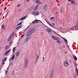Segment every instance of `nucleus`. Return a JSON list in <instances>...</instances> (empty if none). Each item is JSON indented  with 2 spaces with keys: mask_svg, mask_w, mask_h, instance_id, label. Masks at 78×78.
<instances>
[{
  "mask_svg": "<svg viewBox=\"0 0 78 78\" xmlns=\"http://www.w3.org/2000/svg\"><path fill=\"white\" fill-rule=\"evenodd\" d=\"M27 2H30V1H29V0H26Z\"/></svg>",
  "mask_w": 78,
  "mask_h": 78,
  "instance_id": "nucleus-55",
  "label": "nucleus"
},
{
  "mask_svg": "<svg viewBox=\"0 0 78 78\" xmlns=\"http://www.w3.org/2000/svg\"><path fill=\"white\" fill-rule=\"evenodd\" d=\"M7 70H8V68H7Z\"/></svg>",
  "mask_w": 78,
  "mask_h": 78,
  "instance_id": "nucleus-62",
  "label": "nucleus"
},
{
  "mask_svg": "<svg viewBox=\"0 0 78 78\" xmlns=\"http://www.w3.org/2000/svg\"><path fill=\"white\" fill-rule=\"evenodd\" d=\"M52 37L53 38V39H54V40H55V39H56V37L55 36H52Z\"/></svg>",
  "mask_w": 78,
  "mask_h": 78,
  "instance_id": "nucleus-27",
  "label": "nucleus"
},
{
  "mask_svg": "<svg viewBox=\"0 0 78 78\" xmlns=\"http://www.w3.org/2000/svg\"><path fill=\"white\" fill-rule=\"evenodd\" d=\"M14 58H15V56H14V55H13L12 56V58H11V60H13L14 59Z\"/></svg>",
  "mask_w": 78,
  "mask_h": 78,
  "instance_id": "nucleus-22",
  "label": "nucleus"
},
{
  "mask_svg": "<svg viewBox=\"0 0 78 78\" xmlns=\"http://www.w3.org/2000/svg\"><path fill=\"white\" fill-rule=\"evenodd\" d=\"M28 41V37H26V38L25 39V42H27V41Z\"/></svg>",
  "mask_w": 78,
  "mask_h": 78,
  "instance_id": "nucleus-19",
  "label": "nucleus"
},
{
  "mask_svg": "<svg viewBox=\"0 0 78 78\" xmlns=\"http://www.w3.org/2000/svg\"><path fill=\"white\" fill-rule=\"evenodd\" d=\"M71 3L75 4V2L73 0H72L71 1Z\"/></svg>",
  "mask_w": 78,
  "mask_h": 78,
  "instance_id": "nucleus-14",
  "label": "nucleus"
},
{
  "mask_svg": "<svg viewBox=\"0 0 78 78\" xmlns=\"http://www.w3.org/2000/svg\"><path fill=\"white\" fill-rule=\"evenodd\" d=\"M8 73V70H6V71H5V73Z\"/></svg>",
  "mask_w": 78,
  "mask_h": 78,
  "instance_id": "nucleus-52",
  "label": "nucleus"
},
{
  "mask_svg": "<svg viewBox=\"0 0 78 78\" xmlns=\"http://www.w3.org/2000/svg\"><path fill=\"white\" fill-rule=\"evenodd\" d=\"M9 61H10V60H9Z\"/></svg>",
  "mask_w": 78,
  "mask_h": 78,
  "instance_id": "nucleus-64",
  "label": "nucleus"
},
{
  "mask_svg": "<svg viewBox=\"0 0 78 78\" xmlns=\"http://www.w3.org/2000/svg\"><path fill=\"white\" fill-rule=\"evenodd\" d=\"M35 31V30L34 29H32L30 31L31 33H34V31Z\"/></svg>",
  "mask_w": 78,
  "mask_h": 78,
  "instance_id": "nucleus-15",
  "label": "nucleus"
},
{
  "mask_svg": "<svg viewBox=\"0 0 78 78\" xmlns=\"http://www.w3.org/2000/svg\"><path fill=\"white\" fill-rule=\"evenodd\" d=\"M32 13H33V14H33L34 15V16H36L37 15V13L35 11L33 12Z\"/></svg>",
  "mask_w": 78,
  "mask_h": 78,
  "instance_id": "nucleus-13",
  "label": "nucleus"
},
{
  "mask_svg": "<svg viewBox=\"0 0 78 78\" xmlns=\"http://www.w3.org/2000/svg\"><path fill=\"white\" fill-rule=\"evenodd\" d=\"M59 47V48H60V49H62V47Z\"/></svg>",
  "mask_w": 78,
  "mask_h": 78,
  "instance_id": "nucleus-49",
  "label": "nucleus"
},
{
  "mask_svg": "<svg viewBox=\"0 0 78 78\" xmlns=\"http://www.w3.org/2000/svg\"><path fill=\"white\" fill-rule=\"evenodd\" d=\"M22 28V25H20L18 27H17L16 28V29L17 30H19V29H20Z\"/></svg>",
  "mask_w": 78,
  "mask_h": 78,
  "instance_id": "nucleus-11",
  "label": "nucleus"
},
{
  "mask_svg": "<svg viewBox=\"0 0 78 78\" xmlns=\"http://www.w3.org/2000/svg\"><path fill=\"white\" fill-rule=\"evenodd\" d=\"M44 60L43 59V60H42V61H43V62H44Z\"/></svg>",
  "mask_w": 78,
  "mask_h": 78,
  "instance_id": "nucleus-59",
  "label": "nucleus"
},
{
  "mask_svg": "<svg viewBox=\"0 0 78 78\" xmlns=\"http://www.w3.org/2000/svg\"><path fill=\"white\" fill-rule=\"evenodd\" d=\"M9 44H10V45L12 44V41H10L9 43Z\"/></svg>",
  "mask_w": 78,
  "mask_h": 78,
  "instance_id": "nucleus-33",
  "label": "nucleus"
},
{
  "mask_svg": "<svg viewBox=\"0 0 78 78\" xmlns=\"http://www.w3.org/2000/svg\"><path fill=\"white\" fill-rule=\"evenodd\" d=\"M2 67H3V66H0V70H1V69H2Z\"/></svg>",
  "mask_w": 78,
  "mask_h": 78,
  "instance_id": "nucleus-36",
  "label": "nucleus"
},
{
  "mask_svg": "<svg viewBox=\"0 0 78 78\" xmlns=\"http://www.w3.org/2000/svg\"><path fill=\"white\" fill-rule=\"evenodd\" d=\"M19 52H17L16 54V56H19Z\"/></svg>",
  "mask_w": 78,
  "mask_h": 78,
  "instance_id": "nucleus-25",
  "label": "nucleus"
},
{
  "mask_svg": "<svg viewBox=\"0 0 78 78\" xmlns=\"http://www.w3.org/2000/svg\"><path fill=\"white\" fill-rule=\"evenodd\" d=\"M10 65L11 66H12V62H11L10 64Z\"/></svg>",
  "mask_w": 78,
  "mask_h": 78,
  "instance_id": "nucleus-34",
  "label": "nucleus"
},
{
  "mask_svg": "<svg viewBox=\"0 0 78 78\" xmlns=\"http://www.w3.org/2000/svg\"><path fill=\"white\" fill-rule=\"evenodd\" d=\"M19 11H21V9H19L18 10Z\"/></svg>",
  "mask_w": 78,
  "mask_h": 78,
  "instance_id": "nucleus-51",
  "label": "nucleus"
},
{
  "mask_svg": "<svg viewBox=\"0 0 78 78\" xmlns=\"http://www.w3.org/2000/svg\"><path fill=\"white\" fill-rule=\"evenodd\" d=\"M27 29H25V31H26V30H27Z\"/></svg>",
  "mask_w": 78,
  "mask_h": 78,
  "instance_id": "nucleus-57",
  "label": "nucleus"
},
{
  "mask_svg": "<svg viewBox=\"0 0 78 78\" xmlns=\"http://www.w3.org/2000/svg\"><path fill=\"white\" fill-rule=\"evenodd\" d=\"M47 5H46L44 6V8H43L44 10H46L47 9Z\"/></svg>",
  "mask_w": 78,
  "mask_h": 78,
  "instance_id": "nucleus-16",
  "label": "nucleus"
},
{
  "mask_svg": "<svg viewBox=\"0 0 78 78\" xmlns=\"http://www.w3.org/2000/svg\"><path fill=\"white\" fill-rule=\"evenodd\" d=\"M38 21H40V22H41V23H42V21H41L40 20H34V21H33L32 22V23L33 24H34V23H37V22H38Z\"/></svg>",
  "mask_w": 78,
  "mask_h": 78,
  "instance_id": "nucleus-3",
  "label": "nucleus"
},
{
  "mask_svg": "<svg viewBox=\"0 0 78 78\" xmlns=\"http://www.w3.org/2000/svg\"><path fill=\"white\" fill-rule=\"evenodd\" d=\"M14 33H13L12 34L10 35V36H11V37H12V36H13L14 35Z\"/></svg>",
  "mask_w": 78,
  "mask_h": 78,
  "instance_id": "nucleus-24",
  "label": "nucleus"
},
{
  "mask_svg": "<svg viewBox=\"0 0 78 78\" xmlns=\"http://www.w3.org/2000/svg\"><path fill=\"white\" fill-rule=\"evenodd\" d=\"M12 74V75H14V71H13Z\"/></svg>",
  "mask_w": 78,
  "mask_h": 78,
  "instance_id": "nucleus-48",
  "label": "nucleus"
},
{
  "mask_svg": "<svg viewBox=\"0 0 78 78\" xmlns=\"http://www.w3.org/2000/svg\"><path fill=\"white\" fill-rule=\"evenodd\" d=\"M31 33L30 31L28 32L26 34V37H28L31 35Z\"/></svg>",
  "mask_w": 78,
  "mask_h": 78,
  "instance_id": "nucleus-5",
  "label": "nucleus"
},
{
  "mask_svg": "<svg viewBox=\"0 0 78 78\" xmlns=\"http://www.w3.org/2000/svg\"><path fill=\"white\" fill-rule=\"evenodd\" d=\"M7 7H5L4 8V11H5V10H6V9H7Z\"/></svg>",
  "mask_w": 78,
  "mask_h": 78,
  "instance_id": "nucleus-38",
  "label": "nucleus"
},
{
  "mask_svg": "<svg viewBox=\"0 0 78 78\" xmlns=\"http://www.w3.org/2000/svg\"><path fill=\"white\" fill-rule=\"evenodd\" d=\"M11 49H9V50H8L5 53L4 55L5 56H6V55H7L8 54V53H9L10 51H11Z\"/></svg>",
  "mask_w": 78,
  "mask_h": 78,
  "instance_id": "nucleus-6",
  "label": "nucleus"
},
{
  "mask_svg": "<svg viewBox=\"0 0 78 78\" xmlns=\"http://www.w3.org/2000/svg\"><path fill=\"white\" fill-rule=\"evenodd\" d=\"M8 45H7L5 47V49L7 50V49H8Z\"/></svg>",
  "mask_w": 78,
  "mask_h": 78,
  "instance_id": "nucleus-29",
  "label": "nucleus"
},
{
  "mask_svg": "<svg viewBox=\"0 0 78 78\" xmlns=\"http://www.w3.org/2000/svg\"><path fill=\"white\" fill-rule=\"evenodd\" d=\"M28 60L26 58L24 62V69H26L27 67V64H28Z\"/></svg>",
  "mask_w": 78,
  "mask_h": 78,
  "instance_id": "nucleus-1",
  "label": "nucleus"
},
{
  "mask_svg": "<svg viewBox=\"0 0 78 78\" xmlns=\"http://www.w3.org/2000/svg\"><path fill=\"white\" fill-rule=\"evenodd\" d=\"M22 23V21H21L20 23H18V24L17 25V26H19V25H21Z\"/></svg>",
  "mask_w": 78,
  "mask_h": 78,
  "instance_id": "nucleus-23",
  "label": "nucleus"
},
{
  "mask_svg": "<svg viewBox=\"0 0 78 78\" xmlns=\"http://www.w3.org/2000/svg\"><path fill=\"white\" fill-rule=\"evenodd\" d=\"M34 5H32L31 7V9H33V8H34Z\"/></svg>",
  "mask_w": 78,
  "mask_h": 78,
  "instance_id": "nucleus-35",
  "label": "nucleus"
},
{
  "mask_svg": "<svg viewBox=\"0 0 78 78\" xmlns=\"http://www.w3.org/2000/svg\"><path fill=\"white\" fill-rule=\"evenodd\" d=\"M7 59V58H5L2 61V62H5V61H6V60Z\"/></svg>",
  "mask_w": 78,
  "mask_h": 78,
  "instance_id": "nucleus-17",
  "label": "nucleus"
},
{
  "mask_svg": "<svg viewBox=\"0 0 78 78\" xmlns=\"http://www.w3.org/2000/svg\"><path fill=\"white\" fill-rule=\"evenodd\" d=\"M52 25H54L55 26V23H52Z\"/></svg>",
  "mask_w": 78,
  "mask_h": 78,
  "instance_id": "nucleus-56",
  "label": "nucleus"
},
{
  "mask_svg": "<svg viewBox=\"0 0 78 78\" xmlns=\"http://www.w3.org/2000/svg\"><path fill=\"white\" fill-rule=\"evenodd\" d=\"M55 18V17L54 16L53 17H51V18H50V19H54V18Z\"/></svg>",
  "mask_w": 78,
  "mask_h": 78,
  "instance_id": "nucleus-31",
  "label": "nucleus"
},
{
  "mask_svg": "<svg viewBox=\"0 0 78 78\" xmlns=\"http://www.w3.org/2000/svg\"><path fill=\"white\" fill-rule=\"evenodd\" d=\"M26 17H27V16H24L23 17L20 18V20H24V19H26Z\"/></svg>",
  "mask_w": 78,
  "mask_h": 78,
  "instance_id": "nucleus-8",
  "label": "nucleus"
},
{
  "mask_svg": "<svg viewBox=\"0 0 78 78\" xmlns=\"http://www.w3.org/2000/svg\"><path fill=\"white\" fill-rule=\"evenodd\" d=\"M68 2H71V0H68Z\"/></svg>",
  "mask_w": 78,
  "mask_h": 78,
  "instance_id": "nucleus-53",
  "label": "nucleus"
},
{
  "mask_svg": "<svg viewBox=\"0 0 78 78\" xmlns=\"http://www.w3.org/2000/svg\"><path fill=\"white\" fill-rule=\"evenodd\" d=\"M37 60H38V59H36V60H35V62H37Z\"/></svg>",
  "mask_w": 78,
  "mask_h": 78,
  "instance_id": "nucleus-46",
  "label": "nucleus"
},
{
  "mask_svg": "<svg viewBox=\"0 0 78 78\" xmlns=\"http://www.w3.org/2000/svg\"><path fill=\"white\" fill-rule=\"evenodd\" d=\"M15 49H16V47H15L13 48L12 51L13 53L14 52V51H15Z\"/></svg>",
  "mask_w": 78,
  "mask_h": 78,
  "instance_id": "nucleus-28",
  "label": "nucleus"
},
{
  "mask_svg": "<svg viewBox=\"0 0 78 78\" xmlns=\"http://www.w3.org/2000/svg\"><path fill=\"white\" fill-rule=\"evenodd\" d=\"M43 60H44V57H43Z\"/></svg>",
  "mask_w": 78,
  "mask_h": 78,
  "instance_id": "nucleus-58",
  "label": "nucleus"
},
{
  "mask_svg": "<svg viewBox=\"0 0 78 78\" xmlns=\"http://www.w3.org/2000/svg\"><path fill=\"white\" fill-rule=\"evenodd\" d=\"M37 59H38L39 58V56H38V55H37Z\"/></svg>",
  "mask_w": 78,
  "mask_h": 78,
  "instance_id": "nucleus-54",
  "label": "nucleus"
},
{
  "mask_svg": "<svg viewBox=\"0 0 78 78\" xmlns=\"http://www.w3.org/2000/svg\"><path fill=\"white\" fill-rule=\"evenodd\" d=\"M20 4H18L17 5V7H20Z\"/></svg>",
  "mask_w": 78,
  "mask_h": 78,
  "instance_id": "nucleus-37",
  "label": "nucleus"
},
{
  "mask_svg": "<svg viewBox=\"0 0 78 78\" xmlns=\"http://www.w3.org/2000/svg\"><path fill=\"white\" fill-rule=\"evenodd\" d=\"M36 2L37 3V4H38V5H42V2H41L39 0H36Z\"/></svg>",
  "mask_w": 78,
  "mask_h": 78,
  "instance_id": "nucleus-2",
  "label": "nucleus"
},
{
  "mask_svg": "<svg viewBox=\"0 0 78 78\" xmlns=\"http://www.w3.org/2000/svg\"><path fill=\"white\" fill-rule=\"evenodd\" d=\"M37 15H39V11H38L37 12Z\"/></svg>",
  "mask_w": 78,
  "mask_h": 78,
  "instance_id": "nucleus-30",
  "label": "nucleus"
},
{
  "mask_svg": "<svg viewBox=\"0 0 78 78\" xmlns=\"http://www.w3.org/2000/svg\"><path fill=\"white\" fill-rule=\"evenodd\" d=\"M75 66H78V65L77 64L75 63Z\"/></svg>",
  "mask_w": 78,
  "mask_h": 78,
  "instance_id": "nucleus-50",
  "label": "nucleus"
},
{
  "mask_svg": "<svg viewBox=\"0 0 78 78\" xmlns=\"http://www.w3.org/2000/svg\"><path fill=\"white\" fill-rule=\"evenodd\" d=\"M46 31H48V32L49 33H50V32H51V31L50 30L48 29H46Z\"/></svg>",
  "mask_w": 78,
  "mask_h": 78,
  "instance_id": "nucleus-21",
  "label": "nucleus"
},
{
  "mask_svg": "<svg viewBox=\"0 0 78 78\" xmlns=\"http://www.w3.org/2000/svg\"><path fill=\"white\" fill-rule=\"evenodd\" d=\"M73 58L74 59L76 60V61H77V57L74 55H73Z\"/></svg>",
  "mask_w": 78,
  "mask_h": 78,
  "instance_id": "nucleus-10",
  "label": "nucleus"
},
{
  "mask_svg": "<svg viewBox=\"0 0 78 78\" xmlns=\"http://www.w3.org/2000/svg\"><path fill=\"white\" fill-rule=\"evenodd\" d=\"M3 62L2 63V64H3V65H4V64H5V62Z\"/></svg>",
  "mask_w": 78,
  "mask_h": 78,
  "instance_id": "nucleus-39",
  "label": "nucleus"
},
{
  "mask_svg": "<svg viewBox=\"0 0 78 78\" xmlns=\"http://www.w3.org/2000/svg\"><path fill=\"white\" fill-rule=\"evenodd\" d=\"M57 43H58V44H60L61 42L59 41V40H58L57 41Z\"/></svg>",
  "mask_w": 78,
  "mask_h": 78,
  "instance_id": "nucleus-32",
  "label": "nucleus"
},
{
  "mask_svg": "<svg viewBox=\"0 0 78 78\" xmlns=\"http://www.w3.org/2000/svg\"><path fill=\"white\" fill-rule=\"evenodd\" d=\"M28 10H29V9H28Z\"/></svg>",
  "mask_w": 78,
  "mask_h": 78,
  "instance_id": "nucleus-63",
  "label": "nucleus"
},
{
  "mask_svg": "<svg viewBox=\"0 0 78 78\" xmlns=\"http://www.w3.org/2000/svg\"><path fill=\"white\" fill-rule=\"evenodd\" d=\"M63 39H64L65 42H66V43H68V41H67V39H66V38H63Z\"/></svg>",
  "mask_w": 78,
  "mask_h": 78,
  "instance_id": "nucleus-18",
  "label": "nucleus"
},
{
  "mask_svg": "<svg viewBox=\"0 0 78 78\" xmlns=\"http://www.w3.org/2000/svg\"><path fill=\"white\" fill-rule=\"evenodd\" d=\"M45 21L48 24V25H49V26H50V27H52V28H55V27H54V26H53V25H52V24H50L49 22H48L47 20H45Z\"/></svg>",
  "mask_w": 78,
  "mask_h": 78,
  "instance_id": "nucleus-7",
  "label": "nucleus"
},
{
  "mask_svg": "<svg viewBox=\"0 0 78 78\" xmlns=\"http://www.w3.org/2000/svg\"><path fill=\"white\" fill-rule=\"evenodd\" d=\"M3 29V30H6V29L5 28V25H2V26L1 27Z\"/></svg>",
  "mask_w": 78,
  "mask_h": 78,
  "instance_id": "nucleus-12",
  "label": "nucleus"
},
{
  "mask_svg": "<svg viewBox=\"0 0 78 78\" xmlns=\"http://www.w3.org/2000/svg\"><path fill=\"white\" fill-rule=\"evenodd\" d=\"M24 36V35H22L21 37H23Z\"/></svg>",
  "mask_w": 78,
  "mask_h": 78,
  "instance_id": "nucleus-44",
  "label": "nucleus"
},
{
  "mask_svg": "<svg viewBox=\"0 0 78 78\" xmlns=\"http://www.w3.org/2000/svg\"><path fill=\"white\" fill-rule=\"evenodd\" d=\"M38 7H39V5H36L35 6V8H34V10H36V9H37L38 8Z\"/></svg>",
  "mask_w": 78,
  "mask_h": 78,
  "instance_id": "nucleus-9",
  "label": "nucleus"
},
{
  "mask_svg": "<svg viewBox=\"0 0 78 78\" xmlns=\"http://www.w3.org/2000/svg\"><path fill=\"white\" fill-rule=\"evenodd\" d=\"M53 72H52V73L51 74L50 76V78H52V77H53Z\"/></svg>",
  "mask_w": 78,
  "mask_h": 78,
  "instance_id": "nucleus-26",
  "label": "nucleus"
},
{
  "mask_svg": "<svg viewBox=\"0 0 78 78\" xmlns=\"http://www.w3.org/2000/svg\"><path fill=\"white\" fill-rule=\"evenodd\" d=\"M62 9H61V11H60V13H62Z\"/></svg>",
  "mask_w": 78,
  "mask_h": 78,
  "instance_id": "nucleus-41",
  "label": "nucleus"
},
{
  "mask_svg": "<svg viewBox=\"0 0 78 78\" xmlns=\"http://www.w3.org/2000/svg\"><path fill=\"white\" fill-rule=\"evenodd\" d=\"M55 40H56V41H60V39H59V38L57 37L56 38H55Z\"/></svg>",
  "mask_w": 78,
  "mask_h": 78,
  "instance_id": "nucleus-20",
  "label": "nucleus"
},
{
  "mask_svg": "<svg viewBox=\"0 0 78 78\" xmlns=\"http://www.w3.org/2000/svg\"><path fill=\"white\" fill-rule=\"evenodd\" d=\"M53 71H54V70H52V72H51V73H52V72H53Z\"/></svg>",
  "mask_w": 78,
  "mask_h": 78,
  "instance_id": "nucleus-45",
  "label": "nucleus"
},
{
  "mask_svg": "<svg viewBox=\"0 0 78 78\" xmlns=\"http://www.w3.org/2000/svg\"><path fill=\"white\" fill-rule=\"evenodd\" d=\"M8 14H7V13H6V14L5 16V17H7V16H8Z\"/></svg>",
  "mask_w": 78,
  "mask_h": 78,
  "instance_id": "nucleus-47",
  "label": "nucleus"
},
{
  "mask_svg": "<svg viewBox=\"0 0 78 78\" xmlns=\"http://www.w3.org/2000/svg\"><path fill=\"white\" fill-rule=\"evenodd\" d=\"M10 39H9V38L8 39V41H10Z\"/></svg>",
  "mask_w": 78,
  "mask_h": 78,
  "instance_id": "nucleus-43",
  "label": "nucleus"
},
{
  "mask_svg": "<svg viewBox=\"0 0 78 78\" xmlns=\"http://www.w3.org/2000/svg\"><path fill=\"white\" fill-rule=\"evenodd\" d=\"M64 66H69V63H68V62L67 61H65L64 62Z\"/></svg>",
  "mask_w": 78,
  "mask_h": 78,
  "instance_id": "nucleus-4",
  "label": "nucleus"
},
{
  "mask_svg": "<svg viewBox=\"0 0 78 78\" xmlns=\"http://www.w3.org/2000/svg\"><path fill=\"white\" fill-rule=\"evenodd\" d=\"M37 62H35L36 64Z\"/></svg>",
  "mask_w": 78,
  "mask_h": 78,
  "instance_id": "nucleus-60",
  "label": "nucleus"
},
{
  "mask_svg": "<svg viewBox=\"0 0 78 78\" xmlns=\"http://www.w3.org/2000/svg\"><path fill=\"white\" fill-rule=\"evenodd\" d=\"M10 39H11V38H12V37L10 36V37L9 38Z\"/></svg>",
  "mask_w": 78,
  "mask_h": 78,
  "instance_id": "nucleus-42",
  "label": "nucleus"
},
{
  "mask_svg": "<svg viewBox=\"0 0 78 78\" xmlns=\"http://www.w3.org/2000/svg\"><path fill=\"white\" fill-rule=\"evenodd\" d=\"M2 3V2H0V3Z\"/></svg>",
  "mask_w": 78,
  "mask_h": 78,
  "instance_id": "nucleus-61",
  "label": "nucleus"
},
{
  "mask_svg": "<svg viewBox=\"0 0 78 78\" xmlns=\"http://www.w3.org/2000/svg\"><path fill=\"white\" fill-rule=\"evenodd\" d=\"M10 12V11H9L7 13V14H8L9 13V12Z\"/></svg>",
  "mask_w": 78,
  "mask_h": 78,
  "instance_id": "nucleus-40",
  "label": "nucleus"
}]
</instances>
